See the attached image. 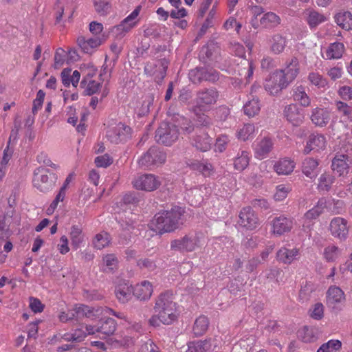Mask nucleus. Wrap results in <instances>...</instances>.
Returning <instances> with one entry per match:
<instances>
[{"instance_id":"obj_61","label":"nucleus","mask_w":352,"mask_h":352,"mask_svg":"<svg viewBox=\"0 0 352 352\" xmlns=\"http://www.w3.org/2000/svg\"><path fill=\"white\" fill-rule=\"evenodd\" d=\"M103 262L107 268L113 271L117 268L118 261L117 256L113 254H107L103 257Z\"/></svg>"},{"instance_id":"obj_54","label":"nucleus","mask_w":352,"mask_h":352,"mask_svg":"<svg viewBox=\"0 0 352 352\" xmlns=\"http://www.w3.org/2000/svg\"><path fill=\"white\" fill-rule=\"evenodd\" d=\"M137 266L141 270L152 272L157 267L156 261L151 258H142L137 261Z\"/></svg>"},{"instance_id":"obj_45","label":"nucleus","mask_w":352,"mask_h":352,"mask_svg":"<svg viewBox=\"0 0 352 352\" xmlns=\"http://www.w3.org/2000/svg\"><path fill=\"white\" fill-rule=\"evenodd\" d=\"M209 325L208 318L205 316L198 317L194 323L192 331L196 336H201L206 332Z\"/></svg>"},{"instance_id":"obj_21","label":"nucleus","mask_w":352,"mask_h":352,"mask_svg":"<svg viewBox=\"0 0 352 352\" xmlns=\"http://www.w3.org/2000/svg\"><path fill=\"white\" fill-rule=\"evenodd\" d=\"M300 256V250L298 248L289 249L286 247H282L276 253V259L284 264L289 265L294 261L298 260Z\"/></svg>"},{"instance_id":"obj_43","label":"nucleus","mask_w":352,"mask_h":352,"mask_svg":"<svg viewBox=\"0 0 352 352\" xmlns=\"http://www.w3.org/2000/svg\"><path fill=\"white\" fill-rule=\"evenodd\" d=\"M271 50L276 54L282 53L287 45V39L280 34H274L271 40Z\"/></svg>"},{"instance_id":"obj_52","label":"nucleus","mask_w":352,"mask_h":352,"mask_svg":"<svg viewBox=\"0 0 352 352\" xmlns=\"http://www.w3.org/2000/svg\"><path fill=\"white\" fill-rule=\"evenodd\" d=\"M96 12L100 16L108 14L111 8L110 0H92Z\"/></svg>"},{"instance_id":"obj_15","label":"nucleus","mask_w":352,"mask_h":352,"mask_svg":"<svg viewBox=\"0 0 352 352\" xmlns=\"http://www.w3.org/2000/svg\"><path fill=\"white\" fill-rule=\"evenodd\" d=\"M287 84L283 76H280L277 71L272 73L264 83L265 89L271 95H278L283 89L287 87Z\"/></svg>"},{"instance_id":"obj_31","label":"nucleus","mask_w":352,"mask_h":352,"mask_svg":"<svg viewBox=\"0 0 352 352\" xmlns=\"http://www.w3.org/2000/svg\"><path fill=\"white\" fill-rule=\"evenodd\" d=\"M99 326V335L98 337L100 339H105L108 336L113 334L116 330L117 324L114 319L111 318H107L104 320H101L98 322Z\"/></svg>"},{"instance_id":"obj_3","label":"nucleus","mask_w":352,"mask_h":352,"mask_svg":"<svg viewBox=\"0 0 352 352\" xmlns=\"http://www.w3.org/2000/svg\"><path fill=\"white\" fill-rule=\"evenodd\" d=\"M220 98L219 91L214 87H204L195 93L194 107L197 111H210L217 104Z\"/></svg>"},{"instance_id":"obj_5","label":"nucleus","mask_w":352,"mask_h":352,"mask_svg":"<svg viewBox=\"0 0 352 352\" xmlns=\"http://www.w3.org/2000/svg\"><path fill=\"white\" fill-rule=\"evenodd\" d=\"M57 181V176L49 169L40 166L34 170L33 185L40 192L51 191Z\"/></svg>"},{"instance_id":"obj_39","label":"nucleus","mask_w":352,"mask_h":352,"mask_svg":"<svg viewBox=\"0 0 352 352\" xmlns=\"http://www.w3.org/2000/svg\"><path fill=\"white\" fill-rule=\"evenodd\" d=\"M98 310L85 305H76L74 307V314H76V320L83 318H94L97 316L96 314Z\"/></svg>"},{"instance_id":"obj_23","label":"nucleus","mask_w":352,"mask_h":352,"mask_svg":"<svg viewBox=\"0 0 352 352\" xmlns=\"http://www.w3.org/2000/svg\"><path fill=\"white\" fill-rule=\"evenodd\" d=\"M326 146V139L323 135L321 134H311L309 137L307 145L304 148L303 153L308 154L311 151L323 150Z\"/></svg>"},{"instance_id":"obj_11","label":"nucleus","mask_w":352,"mask_h":352,"mask_svg":"<svg viewBox=\"0 0 352 352\" xmlns=\"http://www.w3.org/2000/svg\"><path fill=\"white\" fill-rule=\"evenodd\" d=\"M190 142L197 151L206 152L211 148L212 138L203 129H197L190 138Z\"/></svg>"},{"instance_id":"obj_24","label":"nucleus","mask_w":352,"mask_h":352,"mask_svg":"<svg viewBox=\"0 0 352 352\" xmlns=\"http://www.w3.org/2000/svg\"><path fill=\"white\" fill-rule=\"evenodd\" d=\"M188 166L191 170L200 173L204 177H210L214 173V167L208 160L202 161L193 160L188 164Z\"/></svg>"},{"instance_id":"obj_63","label":"nucleus","mask_w":352,"mask_h":352,"mask_svg":"<svg viewBox=\"0 0 352 352\" xmlns=\"http://www.w3.org/2000/svg\"><path fill=\"white\" fill-rule=\"evenodd\" d=\"M66 52L62 48H58L55 52L54 55V67L55 69H58L61 67L65 60Z\"/></svg>"},{"instance_id":"obj_36","label":"nucleus","mask_w":352,"mask_h":352,"mask_svg":"<svg viewBox=\"0 0 352 352\" xmlns=\"http://www.w3.org/2000/svg\"><path fill=\"white\" fill-rule=\"evenodd\" d=\"M336 177L331 172H324L320 175L318 179V190L328 192L331 190L332 184L335 182Z\"/></svg>"},{"instance_id":"obj_30","label":"nucleus","mask_w":352,"mask_h":352,"mask_svg":"<svg viewBox=\"0 0 352 352\" xmlns=\"http://www.w3.org/2000/svg\"><path fill=\"white\" fill-rule=\"evenodd\" d=\"M292 228V220L285 217H276L272 221L273 232L275 234L281 235L286 232H289Z\"/></svg>"},{"instance_id":"obj_20","label":"nucleus","mask_w":352,"mask_h":352,"mask_svg":"<svg viewBox=\"0 0 352 352\" xmlns=\"http://www.w3.org/2000/svg\"><path fill=\"white\" fill-rule=\"evenodd\" d=\"M319 160L307 157L302 162V173L308 178L315 179L319 173Z\"/></svg>"},{"instance_id":"obj_2","label":"nucleus","mask_w":352,"mask_h":352,"mask_svg":"<svg viewBox=\"0 0 352 352\" xmlns=\"http://www.w3.org/2000/svg\"><path fill=\"white\" fill-rule=\"evenodd\" d=\"M154 311L160 315L162 323L170 324L175 321L177 318V304L173 295L168 292L161 294L155 300Z\"/></svg>"},{"instance_id":"obj_50","label":"nucleus","mask_w":352,"mask_h":352,"mask_svg":"<svg viewBox=\"0 0 352 352\" xmlns=\"http://www.w3.org/2000/svg\"><path fill=\"white\" fill-rule=\"evenodd\" d=\"M325 207H326L325 199H320L318 200L317 204L314 208L309 210L305 214V217L309 220L316 219L317 217H318L322 213Z\"/></svg>"},{"instance_id":"obj_49","label":"nucleus","mask_w":352,"mask_h":352,"mask_svg":"<svg viewBox=\"0 0 352 352\" xmlns=\"http://www.w3.org/2000/svg\"><path fill=\"white\" fill-rule=\"evenodd\" d=\"M336 111L344 120L352 122V107L342 101H336Z\"/></svg>"},{"instance_id":"obj_44","label":"nucleus","mask_w":352,"mask_h":352,"mask_svg":"<svg viewBox=\"0 0 352 352\" xmlns=\"http://www.w3.org/2000/svg\"><path fill=\"white\" fill-rule=\"evenodd\" d=\"M203 187L193 188L187 192L188 201L192 206H199L204 201Z\"/></svg>"},{"instance_id":"obj_7","label":"nucleus","mask_w":352,"mask_h":352,"mask_svg":"<svg viewBox=\"0 0 352 352\" xmlns=\"http://www.w3.org/2000/svg\"><path fill=\"white\" fill-rule=\"evenodd\" d=\"M179 137V129L175 124L162 122L155 131V140L157 143L170 146Z\"/></svg>"},{"instance_id":"obj_59","label":"nucleus","mask_w":352,"mask_h":352,"mask_svg":"<svg viewBox=\"0 0 352 352\" xmlns=\"http://www.w3.org/2000/svg\"><path fill=\"white\" fill-rule=\"evenodd\" d=\"M310 317L314 320H320L324 316V306L321 302L316 303L309 310Z\"/></svg>"},{"instance_id":"obj_41","label":"nucleus","mask_w":352,"mask_h":352,"mask_svg":"<svg viewBox=\"0 0 352 352\" xmlns=\"http://www.w3.org/2000/svg\"><path fill=\"white\" fill-rule=\"evenodd\" d=\"M294 162L287 158L280 160L274 165V169L278 175H288L294 170Z\"/></svg>"},{"instance_id":"obj_48","label":"nucleus","mask_w":352,"mask_h":352,"mask_svg":"<svg viewBox=\"0 0 352 352\" xmlns=\"http://www.w3.org/2000/svg\"><path fill=\"white\" fill-rule=\"evenodd\" d=\"M307 14V22L311 28H314L326 21V17L323 14L314 10H308Z\"/></svg>"},{"instance_id":"obj_42","label":"nucleus","mask_w":352,"mask_h":352,"mask_svg":"<svg viewBox=\"0 0 352 352\" xmlns=\"http://www.w3.org/2000/svg\"><path fill=\"white\" fill-rule=\"evenodd\" d=\"M261 107L259 100L257 97L252 96L243 105L244 113L248 117H254L260 111Z\"/></svg>"},{"instance_id":"obj_62","label":"nucleus","mask_w":352,"mask_h":352,"mask_svg":"<svg viewBox=\"0 0 352 352\" xmlns=\"http://www.w3.org/2000/svg\"><path fill=\"white\" fill-rule=\"evenodd\" d=\"M314 291V285L311 283H306L300 290L299 297L300 300L303 302L309 300Z\"/></svg>"},{"instance_id":"obj_60","label":"nucleus","mask_w":352,"mask_h":352,"mask_svg":"<svg viewBox=\"0 0 352 352\" xmlns=\"http://www.w3.org/2000/svg\"><path fill=\"white\" fill-rule=\"evenodd\" d=\"M177 128L179 127L184 132L190 133L194 130V126L192 122L183 116H179L178 118Z\"/></svg>"},{"instance_id":"obj_28","label":"nucleus","mask_w":352,"mask_h":352,"mask_svg":"<svg viewBox=\"0 0 352 352\" xmlns=\"http://www.w3.org/2000/svg\"><path fill=\"white\" fill-rule=\"evenodd\" d=\"M114 293L118 301L124 304L131 298L133 287L129 283H122L116 287Z\"/></svg>"},{"instance_id":"obj_9","label":"nucleus","mask_w":352,"mask_h":352,"mask_svg":"<svg viewBox=\"0 0 352 352\" xmlns=\"http://www.w3.org/2000/svg\"><path fill=\"white\" fill-rule=\"evenodd\" d=\"M168 65L169 61L165 58L148 62L144 66V72L147 76H153L154 80L160 85L166 76Z\"/></svg>"},{"instance_id":"obj_56","label":"nucleus","mask_w":352,"mask_h":352,"mask_svg":"<svg viewBox=\"0 0 352 352\" xmlns=\"http://www.w3.org/2000/svg\"><path fill=\"white\" fill-rule=\"evenodd\" d=\"M340 254L339 248L336 245H329L324 250V258L328 262H333L336 261Z\"/></svg>"},{"instance_id":"obj_17","label":"nucleus","mask_w":352,"mask_h":352,"mask_svg":"<svg viewBox=\"0 0 352 352\" xmlns=\"http://www.w3.org/2000/svg\"><path fill=\"white\" fill-rule=\"evenodd\" d=\"M283 115L286 120L295 126H300L305 119L302 109L296 104L286 105L283 109Z\"/></svg>"},{"instance_id":"obj_19","label":"nucleus","mask_w":352,"mask_h":352,"mask_svg":"<svg viewBox=\"0 0 352 352\" xmlns=\"http://www.w3.org/2000/svg\"><path fill=\"white\" fill-rule=\"evenodd\" d=\"M352 163L351 158L344 154H336L332 160L331 168L339 176L346 175Z\"/></svg>"},{"instance_id":"obj_47","label":"nucleus","mask_w":352,"mask_h":352,"mask_svg":"<svg viewBox=\"0 0 352 352\" xmlns=\"http://www.w3.org/2000/svg\"><path fill=\"white\" fill-rule=\"evenodd\" d=\"M192 111L195 114V120L197 124L204 127H210L212 125V119L206 113L209 111H197V107H192Z\"/></svg>"},{"instance_id":"obj_29","label":"nucleus","mask_w":352,"mask_h":352,"mask_svg":"<svg viewBox=\"0 0 352 352\" xmlns=\"http://www.w3.org/2000/svg\"><path fill=\"white\" fill-rule=\"evenodd\" d=\"M153 287L150 282L144 280L133 287V294L140 300H148L153 293Z\"/></svg>"},{"instance_id":"obj_12","label":"nucleus","mask_w":352,"mask_h":352,"mask_svg":"<svg viewBox=\"0 0 352 352\" xmlns=\"http://www.w3.org/2000/svg\"><path fill=\"white\" fill-rule=\"evenodd\" d=\"M133 186L141 190L153 191L161 185L159 177L153 174H144L139 176L133 182Z\"/></svg>"},{"instance_id":"obj_55","label":"nucleus","mask_w":352,"mask_h":352,"mask_svg":"<svg viewBox=\"0 0 352 352\" xmlns=\"http://www.w3.org/2000/svg\"><path fill=\"white\" fill-rule=\"evenodd\" d=\"M292 190V188L287 185L280 184L276 186V192L274 195V198L276 201H280L284 200L288 195L289 192Z\"/></svg>"},{"instance_id":"obj_35","label":"nucleus","mask_w":352,"mask_h":352,"mask_svg":"<svg viewBox=\"0 0 352 352\" xmlns=\"http://www.w3.org/2000/svg\"><path fill=\"white\" fill-rule=\"evenodd\" d=\"M211 339L196 340L188 343L186 352H212Z\"/></svg>"},{"instance_id":"obj_13","label":"nucleus","mask_w":352,"mask_h":352,"mask_svg":"<svg viewBox=\"0 0 352 352\" xmlns=\"http://www.w3.org/2000/svg\"><path fill=\"white\" fill-rule=\"evenodd\" d=\"M131 133V129L129 126L120 122L107 131V137L111 143L119 144L130 138Z\"/></svg>"},{"instance_id":"obj_1","label":"nucleus","mask_w":352,"mask_h":352,"mask_svg":"<svg viewBox=\"0 0 352 352\" xmlns=\"http://www.w3.org/2000/svg\"><path fill=\"white\" fill-rule=\"evenodd\" d=\"M185 212V208L180 206H173L170 210L157 212L154 221L159 232H170L179 228L186 221Z\"/></svg>"},{"instance_id":"obj_10","label":"nucleus","mask_w":352,"mask_h":352,"mask_svg":"<svg viewBox=\"0 0 352 352\" xmlns=\"http://www.w3.org/2000/svg\"><path fill=\"white\" fill-rule=\"evenodd\" d=\"M165 161L166 154L159 148L153 146L138 160V164L142 168L151 169L153 166L164 163Z\"/></svg>"},{"instance_id":"obj_22","label":"nucleus","mask_w":352,"mask_h":352,"mask_svg":"<svg viewBox=\"0 0 352 352\" xmlns=\"http://www.w3.org/2000/svg\"><path fill=\"white\" fill-rule=\"evenodd\" d=\"M345 300L344 292L335 285L330 286L327 292V305L334 309L336 305Z\"/></svg>"},{"instance_id":"obj_38","label":"nucleus","mask_w":352,"mask_h":352,"mask_svg":"<svg viewBox=\"0 0 352 352\" xmlns=\"http://www.w3.org/2000/svg\"><path fill=\"white\" fill-rule=\"evenodd\" d=\"M250 153L247 151H240L234 159V167L236 170L242 171L245 169L250 162Z\"/></svg>"},{"instance_id":"obj_25","label":"nucleus","mask_w":352,"mask_h":352,"mask_svg":"<svg viewBox=\"0 0 352 352\" xmlns=\"http://www.w3.org/2000/svg\"><path fill=\"white\" fill-rule=\"evenodd\" d=\"M273 142L269 138H264L258 141L254 146V155L256 158L263 159L267 157L272 151Z\"/></svg>"},{"instance_id":"obj_18","label":"nucleus","mask_w":352,"mask_h":352,"mask_svg":"<svg viewBox=\"0 0 352 352\" xmlns=\"http://www.w3.org/2000/svg\"><path fill=\"white\" fill-rule=\"evenodd\" d=\"M283 76V79L289 85L296 78L299 73L298 61L296 58H292L289 63H286L284 69L276 70Z\"/></svg>"},{"instance_id":"obj_26","label":"nucleus","mask_w":352,"mask_h":352,"mask_svg":"<svg viewBox=\"0 0 352 352\" xmlns=\"http://www.w3.org/2000/svg\"><path fill=\"white\" fill-rule=\"evenodd\" d=\"M311 120L316 126H324L330 120V113L324 108L316 107L312 109Z\"/></svg>"},{"instance_id":"obj_8","label":"nucleus","mask_w":352,"mask_h":352,"mask_svg":"<svg viewBox=\"0 0 352 352\" xmlns=\"http://www.w3.org/2000/svg\"><path fill=\"white\" fill-rule=\"evenodd\" d=\"M188 78L196 85H199L204 81L214 83L219 79V73L213 68L197 67L189 71Z\"/></svg>"},{"instance_id":"obj_57","label":"nucleus","mask_w":352,"mask_h":352,"mask_svg":"<svg viewBox=\"0 0 352 352\" xmlns=\"http://www.w3.org/2000/svg\"><path fill=\"white\" fill-rule=\"evenodd\" d=\"M308 79L312 85L317 86L318 88H324L327 86V80L318 73H310Z\"/></svg>"},{"instance_id":"obj_40","label":"nucleus","mask_w":352,"mask_h":352,"mask_svg":"<svg viewBox=\"0 0 352 352\" xmlns=\"http://www.w3.org/2000/svg\"><path fill=\"white\" fill-rule=\"evenodd\" d=\"M335 21L338 25L345 30L352 29V14L349 11L340 12L336 14Z\"/></svg>"},{"instance_id":"obj_58","label":"nucleus","mask_w":352,"mask_h":352,"mask_svg":"<svg viewBox=\"0 0 352 352\" xmlns=\"http://www.w3.org/2000/svg\"><path fill=\"white\" fill-rule=\"evenodd\" d=\"M254 130L255 129L253 124H245L238 132V138L243 141H245L254 133Z\"/></svg>"},{"instance_id":"obj_37","label":"nucleus","mask_w":352,"mask_h":352,"mask_svg":"<svg viewBox=\"0 0 352 352\" xmlns=\"http://www.w3.org/2000/svg\"><path fill=\"white\" fill-rule=\"evenodd\" d=\"M344 51V44L339 42L331 43L325 52V58L338 59L342 57Z\"/></svg>"},{"instance_id":"obj_53","label":"nucleus","mask_w":352,"mask_h":352,"mask_svg":"<svg viewBox=\"0 0 352 352\" xmlns=\"http://www.w3.org/2000/svg\"><path fill=\"white\" fill-rule=\"evenodd\" d=\"M109 243V235L107 232L96 234L93 241L94 248L98 250H102L108 246Z\"/></svg>"},{"instance_id":"obj_27","label":"nucleus","mask_w":352,"mask_h":352,"mask_svg":"<svg viewBox=\"0 0 352 352\" xmlns=\"http://www.w3.org/2000/svg\"><path fill=\"white\" fill-rule=\"evenodd\" d=\"M306 91L307 87L302 85H295L292 89V96L294 100L305 107L311 104V98Z\"/></svg>"},{"instance_id":"obj_33","label":"nucleus","mask_w":352,"mask_h":352,"mask_svg":"<svg viewBox=\"0 0 352 352\" xmlns=\"http://www.w3.org/2000/svg\"><path fill=\"white\" fill-rule=\"evenodd\" d=\"M104 79H100V81L90 79L89 76L84 77L80 82V87L84 89V94L86 96H92L96 94L101 88Z\"/></svg>"},{"instance_id":"obj_6","label":"nucleus","mask_w":352,"mask_h":352,"mask_svg":"<svg viewBox=\"0 0 352 352\" xmlns=\"http://www.w3.org/2000/svg\"><path fill=\"white\" fill-rule=\"evenodd\" d=\"M141 9V6H137L128 16L120 23V24L111 28L110 32L116 39L121 40L137 25L138 21L135 19L139 15Z\"/></svg>"},{"instance_id":"obj_32","label":"nucleus","mask_w":352,"mask_h":352,"mask_svg":"<svg viewBox=\"0 0 352 352\" xmlns=\"http://www.w3.org/2000/svg\"><path fill=\"white\" fill-rule=\"evenodd\" d=\"M319 330L314 327L305 326L298 331V337L303 342L311 343L318 340Z\"/></svg>"},{"instance_id":"obj_14","label":"nucleus","mask_w":352,"mask_h":352,"mask_svg":"<svg viewBox=\"0 0 352 352\" xmlns=\"http://www.w3.org/2000/svg\"><path fill=\"white\" fill-rule=\"evenodd\" d=\"M239 217L238 223L239 226L247 230H252L259 224L257 214L250 206L242 208L239 212Z\"/></svg>"},{"instance_id":"obj_4","label":"nucleus","mask_w":352,"mask_h":352,"mask_svg":"<svg viewBox=\"0 0 352 352\" xmlns=\"http://www.w3.org/2000/svg\"><path fill=\"white\" fill-rule=\"evenodd\" d=\"M204 243L203 234L196 232L186 234L170 242V249L180 252H191L201 248Z\"/></svg>"},{"instance_id":"obj_51","label":"nucleus","mask_w":352,"mask_h":352,"mask_svg":"<svg viewBox=\"0 0 352 352\" xmlns=\"http://www.w3.org/2000/svg\"><path fill=\"white\" fill-rule=\"evenodd\" d=\"M261 25L265 27H276L280 23V17L272 12L265 13L260 20Z\"/></svg>"},{"instance_id":"obj_16","label":"nucleus","mask_w":352,"mask_h":352,"mask_svg":"<svg viewBox=\"0 0 352 352\" xmlns=\"http://www.w3.org/2000/svg\"><path fill=\"white\" fill-rule=\"evenodd\" d=\"M331 234L340 241H345L349 234L347 221L342 217L333 218L329 225Z\"/></svg>"},{"instance_id":"obj_64","label":"nucleus","mask_w":352,"mask_h":352,"mask_svg":"<svg viewBox=\"0 0 352 352\" xmlns=\"http://www.w3.org/2000/svg\"><path fill=\"white\" fill-rule=\"evenodd\" d=\"M113 163V159L108 155L98 156L95 159V164L98 167L107 168Z\"/></svg>"},{"instance_id":"obj_34","label":"nucleus","mask_w":352,"mask_h":352,"mask_svg":"<svg viewBox=\"0 0 352 352\" xmlns=\"http://www.w3.org/2000/svg\"><path fill=\"white\" fill-rule=\"evenodd\" d=\"M77 42L81 50L87 54H91L94 49L98 47L102 43L101 39L98 37L86 39L83 36H80L78 38Z\"/></svg>"},{"instance_id":"obj_46","label":"nucleus","mask_w":352,"mask_h":352,"mask_svg":"<svg viewBox=\"0 0 352 352\" xmlns=\"http://www.w3.org/2000/svg\"><path fill=\"white\" fill-rule=\"evenodd\" d=\"M69 237L73 248L77 250L83 241L82 228L78 225L72 226L69 233Z\"/></svg>"}]
</instances>
